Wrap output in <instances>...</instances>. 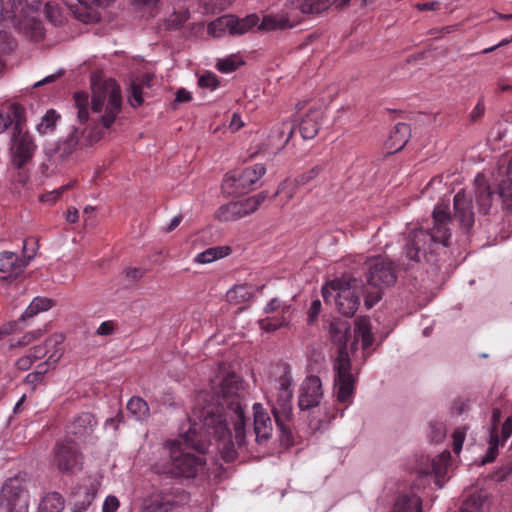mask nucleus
Segmentation results:
<instances>
[{"label": "nucleus", "instance_id": "obj_1", "mask_svg": "<svg viewBox=\"0 0 512 512\" xmlns=\"http://www.w3.org/2000/svg\"><path fill=\"white\" fill-rule=\"evenodd\" d=\"M211 389L216 402L199 411L200 423L193 422L181 435V440L187 447L204 454L214 439L223 460L232 462L237 458L235 443L242 447L246 438L243 382L234 372H228L213 379Z\"/></svg>", "mask_w": 512, "mask_h": 512}, {"label": "nucleus", "instance_id": "obj_2", "mask_svg": "<svg viewBox=\"0 0 512 512\" xmlns=\"http://www.w3.org/2000/svg\"><path fill=\"white\" fill-rule=\"evenodd\" d=\"M73 98L80 124L91 121L93 126L82 130L74 129L66 142L70 151L77 147L90 146L102 139L106 131L115 123L122 109L120 87L111 79L97 89H93L90 102L89 95L83 91L75 92Z\"/></svg>", "mask_w": 512, "mask_h": 512}, {"label": "nucleus", "instance_id": "obj_3", "mask_svg": "<svg viewBox=\"0 0 512 512\" xmlns=\"http://www.w3.org/2000/svg\"><path fill=\"white\" fill-rule=\"evenodd\" d=\"M333 343L338 346L337 356L333 362L334 389L338 402L350 404L355 393L357 374L352 372V362L347 351L351 336L350 324L343 320H333L329 328Z\"/></svg>", "mask_w": 512, "mask_h": 512}, {"label": "nucleus", "instance_id": "obj_4", "mask_svg": "<svg viewBox=\"0 0 512 512\" xmlns=\"http://www.w3.org/2000/svg\"><path fill=\"white\" fill-rule=\"evenodd\" d=\"M432 218L433 227L430 231L420 228L408 235L403 249L407 259L419 262L428 251H433L434 244L449 245L451 233L448 225L451 222V217L448 205L438 204L433 210Z\"/></svg>", "mask_w": 512, "mask_h": 512}, {"label": "nucleus", "instance_id": "obj_5", "mask_svg": "<svg viewBox=\"0 0 512 512\" xmlns=\"http://www.w3.org/2000/svg\"><path fill=\"white\" fill-rule=\"evenodd\" d=\"M159 455V460L152 465V471L168 479L194 478L204 469V458L185 452L182 442L178 440H167Z\"/></svg>", "mask_w": 512, "mask_h": 512}, {"label": "nucleus", "instance_id": "obj_6", "mask_svg": "<svg viewBox=\"0 0 512 512\" xmlns=\"http://www.w3.org/2000/svg\"><path fill=\"white\" fill-rule=\"evenodd\" d=\"M40 6L41 0H0V21L38 41L44 36L38 19Z\"/></svg>", "mask_w": 512, "mask_h": 512}, {"label": "nucleus", "instance_id": "obj_7", "mask_svg": "<svg viewBox=\"0 0 512 512\" xmlns=\"http://www.w3.org/2000/svg\"><path fill=\"white\" fill-rule=\"evenodd\" d=\"M292 377L285 373L278 379L277 392L272 400L271 411L279 432L281 442L290 446L293 444L291 431L292 422Z\"/></svg>", "mask_w": 512, "mask_h": 512}, {"label": "nucleus", "instance_id": "obj_8", "mask_svg": "<svg viewBox=\"0 0 512 512\" xmlns=\"http://www.w3.org/2000/svg\"><path fill=\"white\" fill-rule=\"evenodd\" d=\"M13 113L16 125L13 131L12 145L10 148L11 161L17 169H21L33 158L36 145L31 135L23 131L26 122L25 108L20 104H15L13 106Z\"/></svg>", "mask_w": 512, "mask_h": 512}, {"label": "nucleus", "instance_id": "obj_9", "mask_svg": "<svg viewBox=\"0 0 512 512\" xmlns=\"http://www.w3.org/2000/svg\"><path fill=\"white\" fill-rule=\"evenodd\" d=\"M329 287L336 292L338 311L346 317H352L359 308L361 295L364 294L362 281L345 274L331 281Z\"/></svg>", "mask_w": 512, "mask_h": 512}, {"label": "nucleus", "instance_id": "obj_10", "mask_svg": "<svg viewBox=\"0 0 512 512\" xmlns=\"http://www.w3.org/2000/svg\"><path fill=\"white\" fill-rule=\"evenodd\" d=\"M367 269V283L377 289L365 297V306L369 309L381 299V287L394 284L397 277L393 263L381 257L371 259Z\"/></svg>", "mask_w": 512, "mask_h": 512}, {"label": "nucleus", "instance_id": "obj_11", "mask_svg": "<svg viewBox=\"0 0 512 512\" xmlns=\"http://www.w3.org/2000/svg\"><path fill=\"white\" fill-rule=\"evenodd\" d=\"M0 507L6 512H28L29 493L24 476L18 474L4 482L0 492Z\"/></svg>", "mask_w": 512, "mask_h": 512}, {"label": "nucleus", "instance_id": "obj_12", "mask_svg": "<svg viewBox=\"0 0 512 512\" xmlns=\"http://www.w3.org/2000/svg\"><path fill=\"white\" fill-rule=\"evenodd\" d=\"M83 457L74 440L57 441L53 448V465L62 473L74 474L82 469Z\"/></svg>", "mask_w": 512, "mask_h": 512}, {"label": "nucleus", "instance_id": "obj_13", "mask_svg": "<svg viewBox=\"0 0 512 512\" xmlns=\"http://www.w3.org/2000/svg\"><path fill=\"white\" fill-rule=\"evenodd\" d=\"M266 173L263 164H255L239 172L227 174L222 188L229 194H243L252 189L253 185Z\"/></svg>", "mask_w": 512, "mask_h": 512}, {"label": "nucleus", "instance_id": "obj_14", "mask_svg": "<svg viewBox=\"0 0 512 512\" xmlns=\"http://www.w3.org/2000/svg\"><path fill=\"white\" fill-rule=\"evenodd\" d=\"M299 23L300 14L288 8L286 2L284 9L280 13L265 15L258 24V30L272 31L290 29Z\"/></svg>", "mask_w": 512, "mask_h": 512}, {"label": "nucleus", "instance_id": "obj_15", "mask_svg": "<svg viewBox=\"0 0 512 512\" xmlns=\"http://www.w3.org/2000/svg\"><path fill=\"white\" fill-rule=\"evenodd\" d=\"M323 397L322 383L319 377H307L300 387L298 406L301 410H308L319 405Z\"/></svg>", "mask_w": 512, "mask_h": 512}, {"label": "nucleus", "instance_id": "obj_16", "mask_svg": "<svg viewBox=\"0 0 512 512\" xmlns=\"http://www.w3.org/2000/svg\"><path fill=\"white\" fill-rule=\"evenodd\" d=\"M453 204L455 220L463 230L469 231L475 221L471 198L461 190L455 194Z\"/></svg>", "mask_w": 512, "mask_h": 512}, {"label": "nucleus", "instance_id": "obj_17", "mask_svg": "<svg viewBox=\"0 0 512 512\" xmlns=\"http://www.w3.org/2000/svg\"><path fill=\"white\" fill-rule=\"evenodd\" d=\"M253 415L256 441L261 444L271 438L273 432V422L268 412L260 403L253 404Z\"/></svg>", "mask_w": 512, "mask_h": 512}, {"label": "nucleus", "instance_id": "obj_18", "mask_svg": "<svg viewBox=\"0 0 512 512\" xmlns=\"http://www.w3.org/2000/svg\"><path fill=\"white\" fill-rule=\"evenodd\" d=\"M27 265L28 261L14 252L0 253V272L6 275L3 279L17 278L24 272Z\"/></svg>", "mask_w": 512, "mask_h": 512}, {"label": "nucleus", "instance_id": "obj_19", "mask_svg": "<svg viewBox=\"0 0 512 512\" xmlns=\"http://www.w3.org/2000/svg\"><path fill=\"white\" fill-rule=\"evenodd\" d=\"M338 0H288L287 7L300 14V22L303 15L319 14L327 10L331 5L337 7Z\"/></svg>", "mask_w": 512, "mask_h": 512}, {"label": "nucleus", "instance_id": "obj_20", "mask_svg": "<svg viewBox=\"0 0 512 512\" xmlns=\"http://www.w3.org/2000/svg\"><path fill=\"white\" fill-rule=\"evenodd\" d=\"M95 426L96 420L94 416L91 413L86 412L75 417L67 425L66 432L68 436L72 435L77 439H81L91 435L94 431Z\"/></svg>", "mask_w": 512, "mask_h": 512}, {"label": "nucleus", "instance_id": "obj_21", "mask_svg": "<svg viewBox=\"0 0 512 512\" xmlns=\"http://www.w3.org/2000/svg\"><path fill=\"white\" fill-rule=\"evenodd\" d=\"M494 194V191H492L484 175L481 173L477 174V176L475 177V196L480 213H489L492 206Z\"/></svg>", "mask_w": 512, "mask_h": 512}, {"label": "nucleus", "instance_id": "obj_22", "mask_svg": "<svg viewBox=\"0 0 512 512\" xmlns=\"http://www.w3.org/2000/svg\"><path fill=\"white\" fill-rule=\"evenodd\" d=\"M99 486L100 482L97 479L89 478L88 484L84 485V487L79 488L75 495V512L85 511L91 505L98 492Z\"/></svg>", "mask_w": 512, "mask_h": 512}, {"label": "nucleus", "instance_id": "obj_23", "mask_svg": "<svg viewBox=\"0 0 512 512\" xmlns=\"http://www.w3.org/2000/svg\"><path fill=\"white\" fill-rule=\"evenodd\" d=\"M62 356V349L57 348L55 349L48 357V359L37 366V370L34 372L29 373L26 377L24 382L28 385L32 386V389L34 390L37 384L41 383L44 379V374L47 372L49 367L51 365H54L59 361V359Z\"/></svg>", "mask_w": 512, "mask_h": 512}, {"label": "nucleus", "instance_id": "obj_24", "mask_svg": "<svg viewBox=\"0 0 512 512\" xmlns=\"http://www.w3.org/2000/svg\"><path fill=\"white\" fill-rule=\"evenodd\" d=\"M411 136V128L407 123H397L390 133L386 143L389 149L397 152L404 148Z\"/></svg>", "mask_w": 512, "mask_h": 512}, {"label": "nucleus", "instance_id": "obj_25", "mask_svg": "<svg viewBox=\"0 0 512 512\" xmlns=\"http://www.w3.org/2000/svg\"><path fill=\"white\" fill-rule=\"evenodd\" d=\"M321 112L310 110L299 124V132L304 139H313L320 128Z\"/></svg>", "mask_w": 512, "mask_h": 512}, {"label": "nucleus", "instance_id": "obj_26", "mask_svg": "<svg viewBox=\"0 0 512 512\" xmlns=\"http://www.w3.org/2000/svg\"><path fill=\"white\" fill-rule=\"evenodd\" d=\"M450 460L451 454L448 450H445L437 457H435L431 462V473L434 476V481L438 488H442L444 486Z\"/></svg>", "mask_w": 512, "mask_h": 512}, {"label": "nucleus", "instance_id": "obj_27", "mask_svg": "<svg viewBox=\"0 0 512 512\" xmlns=\"http://www.w3.org/2000/svg\"><path fill=\"white\" fill-rule=\"evenodd\" d=\"M259 16L255 13L249 14L243 18L230 15V35H243L251 29L258 26Z\"/></svg>", "mask_w": 512, "mask_h": 512}, {"label": "nucleus", "instance_id": "obj_28", "mask_svg": "<svg viewBox=\"0 0 512 512\" xmlns=\"http://www.w3.org/2000/svg\"><path fill=\"white\" fill-rule=\"evenodd\" d=\"M291 306H283L282 315L267 317L258 321L259 327L266 332H274L281 327H285L291 320L290 315Z\"/></svg>", "mask_w": 512, "mask_h": 512}, {"label": "nucleus", "instance_id": "obj_29", "mask_svg": "<svg viewBox=\"0 0 512 512\" xmlns=\"http://www.w3.org/2000/svg\"><path fill=\"white\" fill-rule=\"evenodd\" d=\"M498 197L502 200L506 210L512 209V157L507 167L506 177L498 185Z\"/></svg>", "mask_w": 512, "mask_h": 512}, {"label": "nucleus", "instance_id": "obj_30", "mask_svg": "<svg viewBox=\"0 0 512 512\" xmlns=\"http://www.w3.org/2000/svg\"><path fill=\"white\" fill-rule=\"evenodd\" d=\"M393 512H422V500L415 494H401L395 502Z\"/></svg>", "mask_w": 512, "mask_h": 512}, {"label": "nucleus", "instance_id": "obj_31", "mask_svg": "<svg viewBox=\"0 0 512 512\" xmlns=\"http://www.w3.org/2000/svg\"><path fill=\"white\" fill-rule=\"evenodd\" d=\"M64 508V500L57 492L48 493L39 503L38 512H61Z\"/></svg>", "mask_w": 512, "mask_h": 512}, {"label": "nucleus", "instance_id": "obj_32", "mask_svg": "<svg viewBox=\"0 0 512 512\" xmlns=\"http://www.w3.org/2000/svg\"><path fill=\"white\" fill-rule=\"evenodd\" d=\"M216 215L220 221H234L245 217V211H243L240 202H231L227 205L221 206Z\"/></svg>", "mask_w": 512, "mask_h": 512}, {"label": "nucleus", "instance_id": "obj_33", "mask_svg": "<svg viewBox=\"0 0 512 512\" xmlns=\"http://www.w3.org/2000/svg\"><path fill=\"white\" fill-rule=\"evenodd\" d=\"M355 334L361 338L362 347L364 350L368 349L374 341L371 331L370 321L367 318H360L356 321Z\"/></svg>", "mask_w": 512, "mask_h": 512}, {"label": "nucleus", "instance_id": "obj_34", "mask_svg": "<svg viewBox=\"0 0 512 512\" xmlns=\"http://www.w3.org/2000/svg\"><path fill=\"white\" fill-rule=\"evenodd\" d=\"M53 306V301L47 297H35L22 314V319H28L39 312L47 311Z\"/></svg>", "mask_w": 512, "mask_h": 512}, {"label": "nucleus", "instance_id": "obj_35", "mask_svg": "<svg viewBox=\"0 0 512 512\" xmlns=\"http://www.w3.org/2000/svg\"><path fill=\"white\" fill-rule=\"evenodd\" d=\"M207 31L209 35L215 38L223 37L226 34L230 35V15L218 17L209 23Z\"/></svg>", "mask_w": 512, "mask_h": 512}, {"label": "nucleus", "instance_id": "obj_36", "mask_svg": "<svg viewBox=\"0 0 512 512\" xmlns=\"http://www.w3.org/2000/svg\"><path fill=\"white\" fill-rule=\"evenodd\" d=\"M127 410L136 420H144L149 415V406L140 397H132L127 403Z\"/></svg>", "mask_w": 512, "mask_h": 512}, {"label": "nucleus", "instance_id": "obj_37", "mask_svg": "<svg viewBox=\"0 0 512 512\" xmlns=\"http://www.w3.org/2000/svg\"><path fill=\"white\" fill-rule=\"evenodd\" d=\"M230 253L229 247H212L197 254L195 261L200 264L211 263L217 259L227 256Z\"/></svg>", "mask_w": 512, "mask_h": 512}, {"label": "nucleus", "instance_id": "obj_38", "mask_svg": "<svg viewBox=\"0 0 512 512\" xmlns=\"http://www.w3.org/2000/svg\"><path fill=\"white\" fill-rule=\"evenodd\" d=\"M324 171V164H317L314 167L302 172L295 178L297 186H304L310 184L312 181L317 179Z\"/></svg>", "mask_w": 512, "mask_h": 512}, {"label": "nucleus", "instance_id": "obj_39", "mask_svg": "<svg viewBox=\"0 0 512 512\" xmlns=\"http://www.w3.org/2000/svg\"><path fill=\"white\" fill-rule=\"evenodd\" d=\"M243 63L241 57L238 55H230L226 58L219 59L216 68L222 73H231L236 71Z\"/></svg>", "mask_w": 512, "mask_h": 512}, {"label": "nucleus", "instance_id": "obj_40", "mask_svg": "<svg viewBox=\"0 0 512 512\" xmlns=\"http://www.w3.org/2000/svg\"><path fill=\"white\" fill-rule=\"evenodd\" d=\"M60 115L55 110L51 109L46 112L42 117L41 122L37 125V130L40 134H47L55 128L57 120Z\"/></svg>", "mask_w": 512, "mask_h": 512}, {"label": "nucleus", "instance_id": "obj_41", "mask_svg": "<svg viewBox=\"0 0 512 512\" xmlns=\"http://www.w3.org/2000/svg\"><path fill=\"white\" fill-rule=\"evenodd\" d=\"M60 344H61V342L58 341L57 339L50 338V339L46 340L44 344L36 345V346L32 347L29 350L28 354L30 355V357H32V359L34 361H36V360H39V359L45 357L48 353L49 348L56 347L57 345H60Z\"/></svg>", "mask_w": 512, "mask_h": 512}, {"label": "nucleus", "instance_id": "obj_42", "mask_svg": "<svg viewBox=\"0 0 512 512\" xmlns=\"http://www.w3.org/2000/svg\"><path fill=\"white\" fill-rule=\"evenodd\" d=\"M503 445L504 444H502L500 442L499 434H490L489 447H488V450H487L482 462L484 464L493 462L498 455L499 447L503 446Z\"/></svg>", "mask_w": 512, "mask_h": 512}, {"label": "nucleus", "instance_id": "obj_43", "mask_svg": "<svg viewBox=\"0 0 512 512\" xmlns=\"http://www.w3.org/2000/svg\"><path fill=\"white\" fill-rule=\"evenodd\" d=\"M176 506V502L169 498H161L160 500H156L150 506H147L143 512H172L174 507Z\"/></svg>", "mask_w": 512, "mask_h": 512}, {"label": "nucleus", "instance_id": "obj_44", "mask_svg": "<svg viewBox=\"0 0 512 512\" xmlns=\"http://www.w3.org/2000/svg\"><path fill=\"white\" fill-rule=\"evenodd\" d=\"M249 295L248 288L245 285H236L230 289L226 296L231 303H239L244 301Z\"/></svg>", "mask_w": 512, "mask_h": 512}, {"label": "nucleus", "instance_id": "obj_45", "mask_svg": "<svg viewBox=\"0 0 512 512\" xmlns=\"http://www.w3.org/2000/svg\"><path fill=\"white\" fill-rule=\"evenodd\" d=\"M45 15L47 19L54 25H61L63 22V17L61 14L60 7L52 2H48L45 6Z\"/></svg>", "mask_w": 512, "mask_h": 512}, {"label": "nucleus", "instance_id": "obj_46", "mask_svg": "<svg viewBox=\"0 0 512 512\" xmlns=\"http://www.w3.org/2000/svg\"><path fill=\"white\" fill-rule=\"evenodd\" d=\"M15 104L16 103L11 104L8 107L6 112L0 111V133L5 131L12 124H13V129L15 128L16 120L14 118V113H13V106Z\"/></svg>", "mask_w": 512, "mask_h": 512}, {"label": "nucleus", "instance_id": "obj_47", "mask_svg": "<svg viewBox=\"0 0 512 512\" xmlns=\"http://www.w3.org/2000/svg\"><path fill=\"white\" fill-rule=\"evenodd\" d=\"M198 84L202 88H207L213 91L219 86L220 82L216 74L207 72L200 76Z\"/></svg>", "mask_w": 512, "mask_h": 512}, {"label": "nucleus", "instance_id": "obj_48", "mask_svg": "<svg viewBox=\"0 0 512 512\" xmlns=\"http://www.w3.org/2000/svg\"><path fill=\"white\" fill-rule=\"evenodd\" d=\"M446 435L445 425L441 422L430 423V434L429 437L432 442H441Z\"/></svg>", "mask_w": 512, "mask_h": 512}, {"label": "nucleus", "instance_id": "obj_49", "mask_svg": "<svg viewBox=\"0 0 512 512\" xmlns=\"http://www.w3.org/2000/svg\"><path fill=\"white\" fill-rule=\"evenodd\" d=\"M484 501L485 499L481 494H473L465 501L461 508H467L472 512H478L482 508Z\"/></svg>", "mask_w": 512, "mask_h": 512}, {"label": "nucleus", "instance_id": "obj_50", "mask_svg": "<svg viewBox=\"0 0 512 512\" xmlns=\"http://www.w3.org/2000/svg\"><path fill=\"white\" fill-rule=\"evenodd\" d=\"M129 101L133 107H139L143 103L142 88L136 83L131 84Z\"/></svg>", "mask_w": 512, "mask_h": 512}, {"label": "nucleus", "instance_id": "obj_51", "mask_svg": "<svg viewBox=\"0 0 512 512\" xmlns=\"http://www.w3.org/2000/svg\"><path fill=\"white\" fill-rule=\"evenodd\" d=\"M512 435V416H508L503 422L501 428L499 427L500 442L504 444Z\"/></svg>", "mask_w": 512, "mask_h": 512}, {"label": "nucleus", "instance_id": "obj_52", "mask_svg": "<svg viewBox=\"0 0 512 512\" xmlns=\"http://www.w3.org/2000/svg\"><path fill=\"white\" fill-rule=\"evenodd\" d=\"M465 431L464 429H461V428H457L453 434H452V438H453V451L455 453H459L462 449V446H463V442H464V439H465Z\"/></svg>", "mask_w": 512, "mask_h": 512}, {"label": "nucleus", "instance_id": "obj_53", "mask_svg": "<svg viewBox=\"0 0 512 512\" xmlns=\"http://www.w3.org/2000/svg\"><path fill=\"white\" fill-rule=\"evenodd\" d=\"M502 418V411L500 408H493L491 414V427L490 434H499V425Z\"/></svg>", "mask_w": 512, "mask_h": 512}, {"label": "nucleus", "instance_id": "obj_54", "mask_svg": "<svg viewBox=\"0 0 512 512\" xmlns=\"http://www.w3.org/2000/svg\"><path fill=\"white\" fill-rule=\"evenodd\" d=\"M120 502L118 498L114 495H109L106 497L103 506L102 512H116L119 508Z\"/></svg>", "mask_w": 512, "mask_h": 512}, {"label": "nucleus", "instance_id": "obj_55", "mask_svg": "<svg viewBox=\"0 0 512 512\" xmlns=\"http://www.w3.org/2000/svg\"><path fill=\"white\" fill-rule=\"evenodd\" d=\"M116 327H117V324L114 321H112V320L104 321L98 327L96 334L100 335V336L111 335L115 331Z\"/></svg>", "mask_w": 512, "mask_h": 512}, {"label": "nucleus", "instance_id": "obj_56", "mask_svg": "<svg viewBox=\"0 0 512 512\" xmlns=\"http://www.w3.org/2000/svg\"><path fill=\"white\" fill-rule=\"evenodd\" d=\"M283 306H288L287 304H283L282 301L278 298L271 299L264 308V312L266 314L274 313L280 311V315H282Z\"/></svg>", "mask_w": 512, "mask_h": 512}, {"label": "nucleus", "instance_id": "obj_57", "mask_svg": "<svg viewBox=\"0 0 512 512\" xmlns=\"http://www.w3.org/2000/svg\"><path fill=\"white\" fill-rule=\"evenodd\" d=\"M484 112H485L484 99L480 98L470 113L471 120L472 121L478 120L479 118H481L484 115Z\"/></svg>", "mask_w": 512, "mask_h": 512}, {"label": "nucleus", "instance_id": "obj_58", "mask_svg": "<svg viewBox=\"0 0 512 512\" xmlns=\"http://www.w3.org/2000/svg\"><path fill=\"white\" fill-rule=\"evenodd\" d=\"M320 311H321V302H320V300L316 299L311 303V306L309 308L308 321L310 323H313L317 319Z\"/></svg>", "mask_w": 512, "mask_h": 512}, {"label": "nucleus", "instance_id": "obj_59", "mask_svg": "<svg viewBox=\"0 0 512 512\" xmlns=\"http://www.w3.org/2000/svg\"><path fill=\"white\" fill-rule=\"evenodd\" d=\"M240 203L242 205L243 211H245V216L255 212L258 209L257 200L250 199V197L240 201Z\"/></svg>", "mask_w": 512, "mask_h": 512}, {"label": "nucleus", "instance_id": "obj_60", "mask_svg": "<svg viewBox=\"0 0 512 512\" xmlns=\"http://www.w3.org/2000/svg\"><path fill=\"white\" fill-rule=\"evenodd\" d=\"M34 362L35 361L32 359V357H30V355L27 353L25 356L20 357L17 360L16 365L19 370L26 371L30 369Z\"/></svg>", "mask_w": 512, "mask_h": 512}, {"label": "nucleus", "instance_id": "obj_61", "mask_svg": "<svg viewBox=\"0 0 512 512\" xmlns=\"http://www.w3.org/2000/svg\"><path fill=\"white\" fill-rule=\"evenodd\" d=\"M144 270L138 267H130L125 270L126 277L137 281L144 276Z\"/></svg>", "mask_w": 512, "mask_h": 512}, {"label": "nucleus", "instance_id": "obj_62", "mask_svg": "<svg viewBox=\"0 0 512 512\" xmlns=\"http://www.w3.org/2000/svg\"><path fill=\"white\" fill-rule=\"evenodd\" d=\"M294 132V126L292 123H283L281 125L280 131H279V138H283L284 134L287 133V137L284 140V143H287L289 139L291 138L292 134Z\"/></svg>", "mask_w": 512, "mask_h": 512}, {"label": "nucleus", "instance_id": "obj_63", "mask_svg": "<svg viewBox=\"0 0 512 512\" xmlns=\"http://www.w3.org/2000/svg\"><path fill=\"white\" fill-rule=\"evenodd\" d=\"M191 100V94L184 90V89H180L177 91L176 93V98H175V101L178 102V103H184V102H188Z\"/></svg>", "mask_w": 512, "mask_h": 512}, {"label": "nucleus", "instance_id": "obj_64", "mask_svg": "<svg viewBox=\"0 0 512 512\" xmlns=\"http://www.w3.org/2000/svg\"><path fill=\"white\" fill-rule=\"evenodd\" d=\"M78 217H79V213L76 208L71 207L68 209L67 214H66V220L69 223H76L78 220Z\"/></svg>", "mask_w": 512, "mask_h": 512}]
</instances>
